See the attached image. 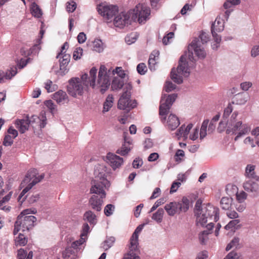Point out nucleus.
I'll use <instances>...</instances> for the list:
<instances>
[{"label": "nucleus", "mask_w": 259, "mask_h": 259, "mask_svg": "<svg viewBox=\"0 0 259 259\" xmlns=\"http://www.w3.org/2000/svg\"><path fill=\"white\" fill-rule=\"evenodd\" d=\"M247 194L244 191H241L236 193V199L239 203H243L246 199Z\"/></svg>", "instance_id": "nucleus-51"}, {"label": "nucleus", "mask_w": 259, "mask_h": 259, "mask_svg": "<svg viewBox=\"0 0 259 259\" xmlns=\"http://www.w3.org/2000/svg\"><path fill=\"white\" fill-rule=\"evenodd\" d=\"M98 13L107 23L112 22L114 17L118 12L116 5L102 3L97 6Z\"/></svg>", "instance_id": "nucleus-12"}, {"label": "nucleus", "mask_w": 259, "mask_h": 259, "mask_svg": "<svg viewBox=\"0 0 259 259\" xmlns=\"http://www.w3.org/2000/svg\"><path fill=\"white\" fill-rule=\"evenodd\" d=\"M174 37V33L170 32L164 36L162 39L163 44L165 45L169 44Z\"/></svg>", "instance_id": "nucleus-50"}, {"label": "nucleus", "mask_w": 259, "mask_h": 259, "mask_svg": "<svg viewBox=\"0 0 259 259\" xmlns=\"http://www.w3.org/2000/svg\"><path fill=\"white\" fill-rule=\"evenodd\" d=\"M17 73V68L16 67L11 68L10 70L6 73L0 70V83L4 82L7 79H11Z\"/></svg>", "instance_id": "nucleus-27"}, {"label": "nucleus", "mask_w": 259, "mask_h": 259, "mask_svg": "<svg viewBox=\"0 0 259 259\" xmlns=\"http://www.w3.org/2000/svg\"><path fill=\"white\" fill-rule=\"evenodd\" d=\"M206 227L207 230L202 231L199 236L200 241L202 244L205 243L207 239V235L210 233V230L213 227V224L210 222L206 225Z\"/></svg>", "instance_id": "nucleus-30"}, {"label": "nucleus", "mask_w": 259, "mask_h": 259, "mask_svg": "<svg viewBox=\"0 0 259 259\" xmlns=\"http://www.w3.org/2000/svg\"><path fill=\"white\" fill-rule=\"evenodd\" d=\"M177 95L173 94L169 95L164 94L162 96L159 106V115L160 120L164 126L168 130H176L180 124L179 117L175 114L171 113L166 117L172 104L175 101Z\"/></svg>", "instance_id": "nucleus-2"}, {"label": "nucleus", "mask_w": 259, "mask_h": 259, "mask_svg": "<svg viewBox=\"0 0 259 259\" xmlns=\"http://www.w3.org/2000/svg\"><path fill=\"white\" fill-rule=\"evenodd\" d=\"M115 209V207L111 204H107L104 208V213L107 217L111 215Z\"/></svg>", "instance_id": "nucleus-48"}, {"label": "nucleus", "mask_w": 259, "mask_h": 259, "mask_svg": "<svg viewBox=\"0 0 259 259\" xmlns=\"http://www.w3.org/2000/svg\"><path fill=\"white\" fill-rule=\"evenodd\" d=\"M248 98L249 96L247 93H240L234 97L233 103L239 105L244 104L248 101Z\"/></svg>", "instance_id": "nucleus-28"}, {"label": "nucleus", "mask_w": 259, "mask_h": 259, "mask_svg": "<svg viewBox=\"0 0 259 259\" xmlns=\"http://www.w3.org/2000/svg\"><path fill=\"white\" fill-rule=\"evenodd\" d=\"M233 199L231 197H224L221 199L220 204L222 209L229 210L232 205Z\"/></svg>", "instance_id": "nucleus-31"}, {"label": "nucleus", "mask_w": 259, "mask_h": 259, "mask_svg": "<svg viewBox=\"0 0 259 259\" xmlns=\"http://www.w3.org/2000/svg\"><path fill=\"white\" fill-rule=\"evenodd\" d=\"M132 89V86L131 83H128L125 84L123 89L124 92L118 101V107L119 109L130 110L136 107L137 104L136 101L130 99Z\"/></svg>", "instance_id": "nucleus-9"}, {"label": "nucleus", "mask_w": 259, "mask_h": 259, "mask_svg": "<svg viewBox=\"0 0 259 259\" xmlns=\"http://www.w3.org/2000/svg\"><path fill=\"white\" fill-rule=\"evenodd\" d=\"M137 70L141 75L145 74L147 70L145 64L143 63L139 64L137 67Z\"/></svg>", "instance_id": "nucleus-57"}, {"label": "nucleus", "mask_w": 259, "mask_h": 259, "mask_svg": "<svg viewBox=\"0 0 259 259\" xmlns=\"http://www.w3.org/2000/svg\"><path fill=\"white\" fill-rule=\"evenodd\" d=\"M130 245H131L130 244ZM138 250V246L136 248L130 246V251L125 254L122 259H140L139 256L137 254L136 251Z\"/></svg>", "instance_id": "nucleus-37"}, {"label": "nucleus", "mask_w": 259, "mask_h": 259, "mask_svg": "<svg viewBox=\"0 0 259 259\" xmlns=\"http://www.w3.org/2000/svg\"><path fill=\"white\" fill-rule=\"evenodd\" d=\"M31 13L33 16L40 18L42 15V12L39 6L34 2L32 3L30 7Z\"/></svg>", "instance_id": "nucleus-36"}, {"label": "nucleus", "mask_w": 259, "mask_h": 259, "mask_svg": "<svg viewBox=\"0 0 259 259\" xmlns=\"http://www.w3.org/2000/svg\"><path fill=\"white\" fill-rule=\"evenodd\" d=\"M97 69L93 67L90 70V85L93 89H100L102 93H104L109 88L110 82V75L111 70L108 71L104 65H101L99 69L98 76L96 81Z\"/></svg>", "instance_id": "nucleus-4"}, {"label": "nucleus", "mask_w": 259, "mask_h": 259, "mask_svg": "<svg viewBox=\"0 0 259 259\" xmlns=\"http://www.w3.org/2000/svg\"><path fill=\"white\" fill-rule=\"evenodd\" d=\"M90 227L88 224L85 223L83 225L82 232L80 234V236L84 237V238H87L88 234L89 232Z\"/></svg>", "instance_id": "nucleus-60"}, {"label": "nucleus", "mask_w": 259, "mask_h": 259, "mask_svg": "<svg viewBox=\"0 0 259 259\" xmlns=\"http://www.w3.org/2000/svg\"><path fill=\"white\" fill-rule=\"evenodd\" d=\"M36 218L33 215L22 216L19 215L14 225V235L17 234L19 231H28L34 226Z\"/></svg>", "instance_id": "nucleus-10"}, {"label": "nucleus", "mask_w": 259, "mask_h": 259, "mask_svg": "<svg viewBox=\"0 0 259 259\" xmlns=\"http://www.w3.org/2000/svg\"><path fill=\"white\" fill-rule=\"evenodd\" d=\"M83 85L78 77L71 78L68 81L67 92L73 97L82 95Z\"/></svg>", "instance_id": "nucleus-15"}, {"label": "nucleus", "mask_w": 259, "mask_h": 259, "mask_svg": "<svg viewBox=\"0 0 259 259\" xmlns=\"http://www.w3.org/2000/svg\"><path fill=\"white\" fill-rule=\"evenodd\" d=\"M113 103V97L112 95H109L106 98L105 101L103 104V112H108L112 107Z\"/></svg>", "instance_id": "nucleus-35"}, {"label": "nucleus", "mask_w": 259, "mask_h": 259, "mask_svg": "<svg viewBox=\"0 0 259 259\" xmlns=\"http://www.w3.org/2000/svg\"><path fill=\"white\" fill-rule=\"evenodd\" d=\"M240 3V0H227L224 4V7L227 9L231 8L233 6L237 5Z\"/></svg>", "instance_id": "nucleus-49"}, {"label": "nucleus", "mask_w": 259, "mask_h": 259, "mask_svg": "<svg viewBox=\"0 0 259 259\" xmlns=\"http://www.w3.org/2000/svg\"><path fill=\"white\" fill-rule=\"evenodd\" d=\"M195 213L196 215L197 225L204 226L207 222V219L217 222L219 219V209L210 204H203L199 200L195 204Z\"/></svg>", "instance_id": "nucleus-3"}, {"label": "nucleus", "mask_w": 259, "mask_h": 259, "mask_svg": "<svg viewBox=\"0 0 259 259\" xmlns=\"http://www.w3.org/2000/svg\"><path fill=\"white\" fill-rule=\"evenodd\" d=\"M90 76L88 77V75L87 73L83 74L81 76V78H80L82 84L85 86L90 85Z\"/></svg>", "instance_id": "nucleus-63"}, {"label": "nucleus", "mask_w": 259, "mask_h": 259, "mask_svg": "<svg viewBox=\"0 0 259 259\" xmlns=\"http://www.w3.org/2000/svg\"><path fill=\"white\" fill-rule=\"evenodd\" d=\"M76 8V4L73 2L71 1L70 2L67 3V5L66 6L67 11L69 12H73L75 11Z\"/></svg>", "instance_id": "nucleus-61"}, {"label": "nucleus", "mask_w": 259, "mask_h": 259, "mask_svg": "<svg viewBox=\"0 0 259 259\" xmlns=\"http://www.w3.org/2000/svg\"><path fill=\"white\" fill-rule=\"evenodd\" d=\"M112 22L115 27L123 28L131 25L134 21L129 10L128 12H118Z\"/></svg>", "instance_id": "nucleus-14"}, {"label": "nucleus", "mask_w": 259, "mask_h": 259, "mask_svg": "<svg viewBox=\"0 0 259 259\" xmlns=\"http://www.w3.org/2000/svg\"><path fill=\"white\" fill-rule=\"evenodd\" d=\"M255 166L251 164H248L245 168V176L248 180L259 181V177L255 173Z\"/></svg>", "instance_id": "nucleus-25"}, {"label": "nucleus", "mask_w": 259, "mask_h": 259, "mask_svg": "<svg viewBox=\"0 0 259 259\" xmlns=\"http://www.w3.org/2000/svg\"><path fill=\"white\" fill-rule=\"evenodd\" d=\"M259 55V45H255L252 47L251 50V56L255 57Z\"/></svg>", "instance_id": "nucleus-64"}, {"label": "nucleus", "mask_w": 259, "mask_h": 259, "mask_svg": "<svg viewBox=\"0 0 259 259\" xmlns=\"http://www.w3.org/2000/svg\"><path fill=\"white\" fill-rule=\"evenodd\" d=\"M16 127L19 132L23 134L28 130L29 125H31L30 121L28 117L25 119H18L16 121Z\"/></svg>", "instance_id": "nucleus-22"}, {"label": "nucleus", "mask_w": 259, "mask_h": 259, "mask_svg": "<svg viewBox=\"0 0 259 259\" xmlns=\"http://www.w3.org/2000/svg\"><path fill=\"white\" fill-rule=\"evenodd\" d=\"M192 127L193 124L192 123H189L187 126L185 124L182 125L175 133L176 136L178 139H180L181 137L184 138V139H187L188 134Z\"/></svg>", "instance_id": "nucleus-21"}, {"label": "nucleus", "mask_w": 259, "mask_h": 259, "mask_svg": "<svg viewBox=\"0 0 259 259\" xmlns=\"http://www.w3.org/2000/svg\"><path fill=\"white\" fill-rule=\"evenodd\" d=\"M87 239L80 236V238L76 241L73 242L71 244V247L74 249H77L79 246L85 242Z\"/></svg>", "instance_id": "nucleus-54"}, {"label": "nucleus", "mask_w": 259, "mask_h": 259, "mask_svg": "<svg viewBox=\"0 0 259 259\" xmlns=\"http://www.w3.org/2000/svg\"><path fill=\"white\" fill-rule=\"evenodd\" d=\"M164 213L163 209L160 208L153 214L152 219L158 223H160L163 220Z\"/></svg>", "instance_id": "nucleus-34"}, {"label": "nucleus", "mask_w": 259, "mask_h": 259, "mask_svg": "<svg viewBox=\"0 0 259 259\" xmlns=\"http://www.w3.org/2000/svg\"><path fill=\"white\" fill-rule=\"evenodd\" d=\"M212 36L214 40V42H212L211 45L213 50H217L220 46V44L221 41V37L217 33L212 32Z\"/></svg>", "instance_id": "nucleus-45"}, {"label": "nucleus", "mask_w": 259, "mask_h": 259, "mask_svg": "<svg viewBox=\"0 0 259 259\" xmlns=\"http://www.w3.org/2000/svg\"><path fill=\"white\" fill-rule=\"evenodd\" d=\"M258 181L251 179L246 180L243 184L244 190L248 192L252 193L254 196L257 195L258 186L256 182Z\"/></svg>", "instance_id": "nucleus-20"}, {"label": "nucleus", "mask_w": 259, "mask_h": 259, "mask_svg": "<svg viewBox=\"0 0 259 259\" xmlns=\"http://www.w3.org/2000/svg\"><path fill=\"white\" fill-rule=\"evenodd\" d=\"M130 11L134 22L145 23L150 18V9L145 4H139Z\"/></svg>", "instance_id": "nucleus-8"}, {"label": "nucleus", "mask_w": 259, "mask_h": 259, "mask_svg": "<svg viewBox=\"0 0 259 259\" xmlns=\"http://www.w3.org/2000/svg\"><path fill=\"white\" fill-rule=\"evenodd\" d=\"M123 140L122 146L116 151L117 153L122 156L127 154L133 147V139L127 135V134L124 133Z\"/></svg>", "instance_id": "nucleus-18"}, {"label": "nucleus", "mask_w": 259, "mask_h": 259, "mask_svg": "<svg viewBox=\"0 0 259 259\" xmlns=\"http://www.w3.org/2000/svg\"><path fill=\"white\" fill-rule=\"evenodd\" d=\"M106 159L107 162L113 169H116L119 167L123 162L122 158L111 153L107 154Z\"/></svg>", "instance_id": "nucleus-19"}, {"label": "nucleus", "mask_w": 259, "mask_h": 259, "mask_svg": "<svg viewBox=\"0 0 259 259\" xmlns=\"http://www.w3.org/2000/svg\"><path fill=\"white\" fill-rule=\"evenodd\" d=\"M144 224L139 225L135 230L133 235L130 239L131 246L132 248H136L139 244L138 238L139 235L142 231Z\"/></svg>", "instance_id": "nucleus-26"}, {"label": "nucleus", "mask_w": 259, "mask_h": 259, "mask_svg": "<svg viewBox=\"0 0 259 259\" xmlns=\"http://www.w3.org/2000/svg\"><path fill=\"white\" fill-rule=\"evenodd\" d=\"M97 183L93 185L91 188V192L96 195H93L90 199V204L94 210L100 211L101 210L102 205L103 203V198L106 197L105 190L108 188L102 187Z\"/></svg>", "instance_id": "nucleus-7"}, {"label": "nucleus", "mask_w": 259, "mask_h": 259, "mask_svg": "<svg viewBox=\"0 0 259 259\" xmlns=\"http://www.w3.org/2000/svg\"><path fill=\"white\" fill-rule=\"evenodd\" d=\"M189 199L184 197L179 202L174 201L166 204L164 209L169 215L174 216L176 213L187 211L189 207Z\"/></svg>", "instance_id": "nucleus-11"}, {"label": "nucleus", "mask_w": 259, "mask_h": 259, "mask_svg": "<svg viewBox=\"0 0 259 259\" xmlns=\"http://www.w3.org/2000/svg\"><path fill=\"white\" fill-rule=\"evenodd\" d=\"M53 99L55 100L57 103L64 104L68 102V97L66 92L60 90L53 95Z\"/></svg>", "instance_id": "nucleus-23"}, {"label": "nucleus", "mask_w": 259, "mask_h": 259, "mask_svg": "<svg viewBox=\"0 0 259 259\" xmlns=\"http://www.w3.org/2000/svg\"><path fill=\"white\" fill-rule=\"evenodd\" d=\"M45 105L50 110V112L53 114L56 111V106L51 100L45 102Z\"/></svg>", "instance_id": "nucleus-47"}, {"label": "nucleus", "mask_w": 259, "mask_h": 259, "mask_svg": "<svg viewBox=\"0 0 259 259\" xmlns=\"http://www.w3.org/2000/svg\"><path fill=\"white\" fill-rule=\"evenodd\" d=\"M115 238L113 237H110L107 238L102 244V247L105 250L110 248L115 242Z\"/></svg>", "instance_id": "nucleus-41"}, {"label": "nucleus", "mask_w": 259, "mask_h": 259, "mask_svg": "<svg viewBox=\"0 0 259 259\" xmlns=\"http://www.w3.org/2000/svg\"><path fill=\"white\" fill-rule=\"evenodd\" d=\"M159 53L158 51L155 50L151 54L149 61V67L150 70L153 71L155 70V65L156 64V60L158 58Z\"/></svg>", "instance_id": "nucleus-29"}, {"label": "nucleus", "mask_w": 259, "mask_h": 259, "mask_svg": "<svg viewBox=\"0 0 259 259\" xmlns=\"http://www.w3.org/2000/svg\"><path fill=\"white\" fill-rule=\"evenodd\" d=\"M45 89L48 92H52L56 89V85L53 84L52 81L48 80L45 82Z\"/></svg>", "instance_id": "nucleus-56"}, {"label": "nucleus", "mask_w": 259, "mask_h": 259, "mask_svg": "<svg viewBox=\"0 0 259 259\" xmlns=\"http://www.w3.org/2000/svg\"><path fill=\"white\" fill-rule=\"evenodd\" d=\"M69 45L65 42L61 47V52L57 56V58H60V69L65 74L66 72V66L70 60V56L65 53L66 50L68 49Z\"/></svg>", "instance_id": "nucleus-16"}, {"label": "nucleus", "mask_w": 259, "mask_h": 259, "mask_svg": "<svg viewBox=\"0 0 259 259\" xmlns=\"http://www.w3.org/2000/svg\"><path fill=\"white\" fill-rule=\"evenodd\" d=\"M237 111H234L228 121L229 126L227 130L228 134H237L235 138V141H237L239 138L246 135L250 131V127L247 124H242L241 121L236 122V118L238 116Z\"/></svg>", "instance_id": "nucleus-6"}, {"label": "nucleus", "mask_w": 259, "mask_h": 259, "mask_svg": "<svg viewBox=\"0 0 259 259\" xmlns=\"http://www.w3.org/2000/svg\"><path fill=\"white\" fill-rule=\"evenodd\" d=\"M165 202V200L164 198H161L157 200L151 208L149 213H151L154 211L158 207L163 204Z\"/></svg>", "instance_id": "nucleus-52"}, {"label": "nucleus", "mask_w": 259, "mask_h": 259, "mask_svg": "<svg viewBox=\"0 0 259 259\" xmlns=\"http://www.w3.org/2000/svg\"><path fill=\"white\" fill-rule=\"evenodd\" d=\"M106 167L102 164H97L94 170L95 180L94 185L99 183L102 187L109 188L110 182L106 178Z\"/></svg>", "instance_id": "nucleus-13"}, {"label": "nucleus", "mask_w": 259, "mask_h": 259, "mask_svg": "<svg viewBox=\"0 0 259 259\" xmlns=\"http://www.w3.org/2000/svg\"><path fill=\"white\" fill-rule=\"evenodd\" d=\"M126 83H124L123 79L119 77H114L112 84L111 88L113 90H119L122 88L123 86H125Z\"/></svg>", "instance_id": "nucleus-32"}, {"label": "nucleus", "mask_w": 259, "mask_h": 259, "mask_svg": "<svg viewBox=\"0 0 259 259\" xmlns=\"http://www.w3.org/2000/svg\"><path fill=\"white\" fill-rule=\"evenodd\" d=\"M233 111V107L231 104H229L228 106L225 109L223 116V119L227 120L230 114Z\"/></svg>", "instance_id": "nucleus-53"}, {"label": "nucleus", "mask_w": 259, "mask_h": 259, "mask_svg": "<svg viewBox=\"0 0 259 259\" xmlns=\"http://www.w3.org/2000/svg\"><path fill=\"white\" fill-rule=\"evenodd\" d=\"M15 241L16 244L20 246H24L27 242V238L21 233L15 238Z\"/></svg>", "instance_id": "nucleus-43"}, {"label": "nucleus", "mask_w": 259, "mask_h": 259, "mask_svg": "<svg viewBox=\"0 0 259 259\" xmlns=\"http://www.w3.org/2000/svg\"><path fill=\"white\" fill-rule=\"evenodd\" d=\"M13 138L10 135H6L4 139L3 145L5 146H10L13 143Z\"/></svg>", "instance_id": "nucleus-59"}, {"label": "nucleus", "mask_w": 259, "mask_h": 259, "mask_svg": "<svg viewBox=\"0 0 259 259\" xmlns=\"http://www.w3.org/2000/svg\"><path fill=\"white\" fill-rule=\"evenodd\" d=\"M84 219L89 222L90 224L95 225L96 223V216L91 210H89L84 214Z\"/></svg>", "instance_id": "nucleus-39"}, {"label": "nucleus", "mask_w": 259, "mask_h": 259, "mask_svg": "<svg viewBox=\"0 0 259 259\" xmlns=\"http://www.w3.org/2000/svg\"><path fill=\"white\" fill-rule=\"evenodd\" d=\"M41 44V40L40 38H38L36 40V44L30 49L31 54H38L41 47L40 46Z\"/></svg>", "instance_id": "nucleus-46"}, {"label": "nucleus", "mask_w": 259, "mask_h": 259, "mask_svg": "<svg viewBox=\"0 0 259 259\" xmlns=\"http://www.w3.org/2000/svg\"><path fill=\"white\" fill-rule=\"evenodd\" d=\"M93 50L101 53L103 51L105 46L103 42L100 39H95L93 41Z\"/></svg>", "instance_id": "nucleus-38"}, {"label": "nucleus", "mask_w": 259, "mask_h": 259, "mask_svg": "<svg viewBox=\"0 0 259 259\" xmlns=\"http://www.w3.org/2000/svg\"><path fill=\"white\" fill-rule=\"evenodd\" d=\"M165 90L166 92H169L176 89V85L170 81H167L165 84Z\"/></svg>", "instance_id": "nucleus-62"}, {"label": "nucleus", "mask_w": 259, "mask_h": 259, "mask_svg": "<svg viewBox=\"0 0 259 259\" xmlns=\"http://www.w3.org/2000/svg\"><path fill=\"white\" fill-rule=\"evenodd\" d=\"M83 50L81 48H77L73 52V57L74 60H77L81 58L82 55Z\"/></svg>", "instance_id": "nucleus-58"}, {"label": "nucleus", "mask_w": 259, "mask_h": 259, "mask_svg": "<svg viewBox=\"0 0 259 259\" xmlns=\"http://www.w3.org/2000/svg\"><path fill=\"white\" fill-rule=\"evenodd\" d=\"M31 126L34 128H44L47 124L46 113L42 111L39 115H32L29 119Z\"/></svg>", "instance_id": "nucleus-17"}, {"label": "nucleus", "mask_w": 259, "mask_h": 259, "mask_svg": "<svg viewBox=\"0 0 259 259\" xmlns=\"http://www.w3.org/2000/svg\"><path fill=\"white\" fill-rule=\"evenodd\" d=\"M240 227V220L234 219L230 221L228 224L225 226V229L227 230L235 231Z\"/></svg>", "instance_id": "nucleus-33"}, {"label": "nucleus", "mask_w": 259, "mask_h": 259, "mask_svg": "<svg viewBox=\"0 0 259 259\" xmlns=\"http://www.w3.org/2000/svg\"><path fill=\"white\" fill-rule=\"evenodd\" d=\"M44 178V174H41L40 175H37L36 169H32L29 170L21 183V187H24V188L22 191L18 198V201L22 203L26 198L27 196H25V194L28 192L33 186L40 182Z\"/></svg>", "instance_id": "nucleus-5"}, {"label": "nucleus", "mask_w": 259, "mask_h": 259, "mask_svg": "<svg viewBox=\"0 0 259 259\" xmlns=\"http://www.w3.org/2000/svg\"><path fill=\"white\" fill-rule=\"evenodd\" d=\"M137 39V35L135 33H131L127 35L125 38V40L128 45H131L136 41Z\"/></svg>", "instance_id": "nucleus-55"}, {"label": "nucleus", "mask_w": 259, "mask_h": 259, "mask_svg": "<svg viewBox=\"0 0 259 259\" xmlns=\"http://www.w3.org/2000/svg\"><path fill=\"white\" fill-rule=\"evenodd\" d=\"M209 40L208 34L202 32L199 38H194L188 46V52L182 55L180 59L177 69L173 68L171 71V78L176 83L181 84L183 77H188L190 74L189 66L195 60L193 52L199 59H204L206 53L202 45Z\"/></svg>", "instance_id": "nucleus-1"}, {"label": "nucleus", "mask_w": 259, "mask_h": 259, "mask_svg": "<svg viewBox=\"0 0 259 259\" xmlns=\"http://www.w3.org/2000/svg\"><path fill=\"white\" fill-rule=\"evenodd\" d=\"M208 122V120H205L202 122L199 133L200 139L201 140H202L207 135V126Z\"/></svg>", "instance_id": "nucleus-42"}, {"label": "nucleus", "mask_w": 259, "mask_h": 259, "mask_svg": "<svg viewBox=\"0 0 259 259\" xmlns=\"http://www.w3.org/2000/svg\"><path fill=\"white\" fill-rule=\"evenodd\" d=\"M111 74L113 75L117 74L118 76L117 77L122 79H124L126 76V74L125 73L124 71L122 69V67H117L115 69L111 71Z\"/></svg>", "instance_id": "nucleus-44"}, {"label": "nucleus", "mask_w": 259, "mask_h": 259, "mask_svg": "<svg viewBox=\"0 0 259 259\" xmlns=\"http://www.w3.org/2000/svg\"><path fill=\"white\" fill-rule=\"evenodd\" d=\"M224 29V21L222 19L220 16H218L214 21V22L212 24L211 27V31L212 34V32L214 33H217V32H221Z\"/></svg>", "instance_id": "nucleus-24"}, {"label": "nucleus", "mask_w": 259, "mask_h": 259, "mask_svg": "<svg viewBox=\"0 0 259 259\" xmlns=\"http://www.w3.org/2000/svg\"><path fill=\"white\" fill-rule=\"evenodd\" d=\"M240 239L237 237H235L227 245L226 250L229 251L232 248H237L239 246Z\"/></svg>", "instance_id": "nucleus-40"}]
</instances>
